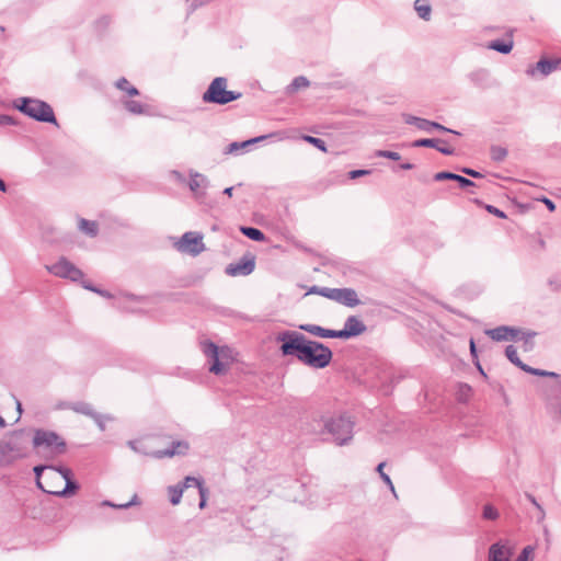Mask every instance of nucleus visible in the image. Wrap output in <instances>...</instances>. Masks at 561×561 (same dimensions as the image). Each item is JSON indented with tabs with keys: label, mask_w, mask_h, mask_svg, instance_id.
Listing matches in <instances>:
<instances>
[{
	"label": "nucleus",
	"mask_w": 561,
	"mask_h": 561,
	"mask_svg": "<svg viewBox=\"0 0 561 561\" xmlns=\"http://www.w3.org/2000/svg\"><path fill=\"white\" fill-rule=\"evenodd\" d=\"M540 201L547 206V208L550 211H553L556 209V205L551 199H549L547 197H542Z\"/></svg>",
	"instance_id": "57"
},
{
	"label": "nucleus",
	"mask_w": 561,
	"mask_h": 561,
	"mask_svg": "<svg viewBox=\"0 0 561 561\" xmlns=\"http://www.w3.org/2000/svg\"><path fill=\"white\" fill-rule=\"evenodd\" d=\"M255 268V256L251 253L244 254L238 262L230 263L226 266V274L232 277L248 276Z\"/></svg>",
	"instance_id": "11"
},
{
	"label": "nucleus",
	"mask_w": 561,
	"mask_h": 561,
	"mask_svg": "<svg viewBox=\"0 0 561 561\" xmlns=\"http://www.w3.org/2000/svg\"><path fill=\"white\" fill-rule=\"evenodd\" d=\"M240 231L243 236L253 241L262 242L265 240V234L257 228L242 226L240 227Z\"/></svg>",
	"instance_id": "27"
},
{
	"label": "nucleus",
	"mask_w": 561,
	"mask_h": 561,
	"mask_svg": "<svg viewBox=\"0 0 561 561\" xmlns=\"http://www.w3.org/2000/svg\"><path fill=\"white\" fill-rule=\"evenodd\" d=\"M171 174L180 183H184L186 181L185 176L176 170H173Z\"/></svg>",
	"instance_id": "56"
},
{
	"label": "nucleus",
	"mask_w": 561,
	"mask_h": 561,
	"mask_svg": "<svg viewBox=\"0 0 561 561\" xmlns=\"http://www.w3.org/2000/svg\"><path fill=\"white\" fill-rule=\"evenodd\" d=\"M174 247L181 253L197 256L205 251L203 234L195 231L185 232L175 243Z\"/></svg>",
	"instance_id": "7"
},
{
	"label": "nucleus",
	"mask_w": 561,
	"mask_h": 561,
	"mask_svg": "<svg viewBox=\"0 0 561 561\" xmlns=\"http://www.w3.org/2000/svg\"><path fill=\"white\" fill-rule=\"evenodd\" d=\"M82 286L85 288V289H89L91 291H94V293H98L100 294L101 296L103 297H106V298H110L111 297V294L106 290H102V289H98L95 288L94 286H92L91 284H88L85 282L82 283Z\"/></svg>",
	"instance_id": "49"
},
{
	"label": "nucleus",
	"mask_w": 561,
	"mask_h": 561,
	"mask_svg": "<svg viewBox=\"0 0 561 561\" xmlns=\"http://www.w3.org/2000/svg\"><path fill=\"white\" fill-rule=\"evenodd\" d=\"M470 354L474 360L478 359L477 347L473 339L470 340Z\"/></svg>",
	"instance_id": "58"
},
{
	"label": "nucleus",
	"mask_w": 561,
	"mask_h": 561,
	"mask_svg": "<svg viewBox=\"0 0 561 561\" xmlns=\"http://www.w3.org/2000/svg\"><path fill=\"white\" fill-rule=\"evenodd\" d=\"M125 108L131 114H142L145 113V105L135 100H127L124 102Z\"/></svg>",
	"instance_id": "34"
},
{
	"label": "nucleus",
	"mask_w": 561,
	"mask_h": 561,
	"mask_svg": "<svg viewBox=\"0 0 561 561\" xmlns=\"http://www.w3.org/2000/svg\"><path fill=\"white\" fill-rule=\"evenodd\" d=\"M300 329L319 337L323 339H332V330L331 329H324L317 324H304L300 325Z\"/></svg>",
	"instance_id": "25"
},
{
	"label": "nucleus",
	"mask_w": 561,
	"mask_h": 561,
	"mask_svg": "<svg viewBox=\"0 0 561 561\" xmlns=\"http://www.w3.org/2000/svg\"><path fill=\"white\" fill-rule=\"evenodd\" d=\"M33 445L38 449V453L43 449L51 457L61 455L66 451V442L57 433L51 431H35Z\"/></svg>",
	"instance_id": "6"
},
{
	"label": "nucleus",
	"mask_w": 561,
	"mask_h": 561,
	"mask_svg": "<svg viewBox=\"0 0 561 561\" xmlns=\"http://www.w3.org/2000/svg\"><path fill=\"white\" fill-rule=\"evenodd\" d=\"M513 556V549L508 546V541L499 540L489 548V561H510Z\"/></svg>",
	"instance_id": "13"
},
{
	"label": "nucleus",
	"mask_w": 561,
	"mask_h": 561,
	"mask_svg": "<svg viewBox=\"0 0 561 561\" xmlns=\"http://www.w3.org/2000/svg\"><path fill=\"white\" fill-rule=\"evenodd\" d=\"M385 462H381L377 466V471L380 474V478L383 480V482L390 488L392 492H394L393 483L390 479V477L383 472Z\"/></svg>",
	"instance_id": "43"
},
{
	"label": "nucleus",
	"mask_w": 561,
	"mask_h": 561,
	"mask_svg": "<svg viewBox=\"0 0 561 561\" xmlns=\"http://www.w3.org/2000/svg\"><path fill=\"white\" fill-rule=\"evenodd\" d=\"M69 409L73 410L75 412L77 413H80V414H83V415H87V416H90L92 417V415L94 414V410L92 408L91 404L89 403H85V402H76V403H72Z\"/></svg>",
	"instance_id": "33"
},
{
	"label": "nucleus",
	"mask_w": 561,
	"mask_h": 561,
	"mask_svg": "<svg viewBox=\"0 0 561 561\" xmlns=\"http://www.w3.org/2000/svg\"><path fill=\"white\" fill-rule=\"evenodd\" d=\"M376 156L380 157V158H387L390 160H394V161H398L401 158V156L398 152L390 151V150H377Z\"/></svg>",
	"instance_id": "44"
},
{
	"label": "nucleus",
	"mask_w": 561,
	"mask_h": 561,
	"mask_svg": "<svg viewBox=\"0 0 561 561\" xmlns=\"http://www.w3.org/2000/svg\"><path fill=\"white\" fill-rule=\"evenodd\" d=\"M14 119L9 115H0V125H13Z\"/></svg>",
	"instance_id": "55"
},
{
	"label": "nucleus",
	"mask_w": 561,
	"mask_h": 561,
	"mask_svg": "<svg viewBox=\"0 0 561 561\" xmlns=\"http://www.w3.org/2000/svg\"><path fill=\"white\" fill-rule=\"evenodd\" d=\"M0 191L5 192L7 191V184L2 179H0Z\"/></svg>",
	"instance_id": "64"
},
{
	"label": "nucleus",
	"mask_w": 561,
	"mask_h": 561,
	"mask_svg": "<svg viewBox=\"0 0 561 561\" xmlns=\"http://www.w3.org/2000/svg\"><path fill=\"white\" fill-rule=\"evenodd\" d=\"M559 68H561V58H542L535 66L527 69V75L534 77L536 71H538L541 76L547 77Z\"/></svg>",
	"instance_id": "14"
},
{
	"label": "nucleus",
	"mask_w": 561,
	"mask_h": 561,
	"mask_svg": "<svg viewBox=\"0 0 561 561\" xmlns=\"http://www.w3.org/2000/svg\"><path fill=\"white\" fill-rule=\"evenodd\" d=\"M33 471L35 473L37 488L41 489L43 492L48 493L47 490H49V488H46L44 482L42 481V474L44 471H47L46 476L44 477L45 481L54 480V478H57L55 466L38 465L34 467Z\"/></svg>",
	"instance_id": "18"
},
{
	"label": "nucleus",
	"mask_w": 561,
	"mask_h": 561,
	"mask_svg": "<svg viewBox=\"0 0 561 561\" xmlns=\"http://www.w3.org/2000/svg\"><path fill=\"white\" fill-rule=\"evenodd\" d=\"M403 117H404L405 124L414 125L420 130H424V131L430 133L432 129H437V130L444 131V133H451V134H455V135H460L459 131H456L454 129L445 127L442 124L436 123V122H432V121H428V119H425V118H421V117H417V116H413V115H409V114L404 115Z\"/></svg>",
	"instance_id": "12"
},
{
	"label": "nucleus",
	"mask_w": 561,
	"mask_h": 561,
	"mask_svg": "<svg viewBox=\"0 0 561 561\" xmlns=\"http://www.w3.org/2000/svg\"><path fill=\"white\" fill-rule=\"evenodd\" d=\"M486 210L490 213V214H493L495 215L496 217L499 218H506V215L503 210L496 208L495 206H492V205H488L486 206Z\"/></svg>",
	"instance_id": "53"
},
{
	"label": "nucleus",
	"mask_w": 561,
	"mask_h": 561,
	"mask_svg": "<svg viewBox=\"0 0 561 561\" xmlns=\"http://www.w3.org/2000/svg\"><path fill=\"white\" fill-rule=\"evenodd\" d=\"M79 229L89 237H95L99 232V227L95 221L80 219Z\"/></svg>",
	"instance_id": "28"
},
{
	"label": "nucleus",
	"mask_w": 561,
	"mask_h": 561,
	"mask_svg": "<svg viewBox=\"0 0 561 561\" xmlns=\"http://www.w3.org/2000/svg\"><path fill=\"white\" fill-rule=\"evenodd\" d=\"M199 493V508H205L207 503L208 490L205 486H201L198 490Z\"/></svg>",
	"instance_id": "47"
},
{
	"label": "nucleus",
	"mask_w": 561,
	"mask_h": 561,
	"mask_svg": "<svg viewBox=\"0 0 561 561\" xmlns=\"http://www.w3.org/2000/svg\"><path fill=\"white\" fill-rule=\"evenodd\" d=\"M232 191H233V186H230V187H226L224 190V194L228 195L229 197L232 196Z\"/></svg>",
	"instance_id": "62"
},
{
	"label": "nucleus",
	"mask_w": 561,
	"mask_h": 561,
	"mask_svg": "<svg viewBox=\"0 0 561 561\" xmlns=\"http://www.w3.org/2000/svg\"><path fill=\"white\" fill-rule=\"evenodd\" d=\"M461 172L474 179L483 178V174L470 168H462Z\"/></svg>",
	"instance_id": "54"
},
{
	"label": "nucleus",
	"mask_w": 561,
	"mask_h": 561,
	"mask_svg": "<svg viewBox=\"0 0 561 561\" xmlns=\"http://www.w3.org/2000/svg\"><path fill=\"white\" fill-rule=\"evenodd\" d=\"M400 168L402 170H412L414 168V164L410 163V162H404L400 165Z\"/></svg>",
	"instance_id": "60"
},
{
	"label": "nucleus",
	"mask_w": 561,
	"mask_h": 561,
	"mask_svg": "<svg viewBox=\"0 0 561 561\" xmlns=\"http://www.w3.org/2000/svg\"><path fill=\"white\" fill-rule=\"evenodd\" d=\"M271 135H263V136H259V137H254V138H251V139H248L245 141H242V142H238V141H233L231 142L225 150V153H237L240 149H243V148H247L253 144H256V142H260L262 140H265L266 138H268Z\"/></svg>",
	"instance_id": "23"
},
{
	"label": "nucleus",
	"mask_w": 561,
	"mask_h": 561,
	"mask_svg": "<svg viewBox=\"0 0 561 561\" xmlns=\"http://www.w3.org/2000/svg\"><path fill=\"white\" fill-rule=\"evenodd\" d=\"M491 159L496 162L503 161L507 156V150L501 146H492L490 149Z\"/></svg>",
	"instance_id": "37"
},
{
	"label": "nucleus",
	"mask_w": 561,
	"mask_h": 561,
	"mask_svg": "<svg viewBox=\"0 0 561 561\" xmlns=\"http://www.w3.org/2000/svg\"><path fill=\"white\" fill-rule=\"evenodd\" d=\"M344 325L347 329L348 333L352 335V337L363 334L367 329L364 322L355 316H350L345 320Z\"/></svg>",
	"instance_id": "22"
},
{
	"label": "nucleus",
	"mask_w": 561,
	"mask_h": 561,
	"mask_svg": "<svg viewBox=\"0 0 561 561\" xmlns=\"http://www.w3.org/2000/svg\"><path fill=\"white\" fill-rule=\"evenodd\" d=\"M525 496L536 507V510L538 512L537 513V522L541 523L546 517V512H545L543 507L538 503V501L536 500V497L533 494L526 493Z\"/></svg>",
	"instance_id": "38"
},
{
	"label": "nucleus",
	"mask_w": 561,
	"mask_h": 561,
	"mask_svg": "<svg viewBox=\"0 0 561 561\" xmlns=\"http://www.w3.org/2000/svg\"><path fill=\"white\" fill-rule=\"evenodd\" d=\"M181 485L183 486V490L185 488H191L192 485L197 486V489L199 490L201 486H204V483L203 480L188 476L184 479V482Z\"/></svg>",
	"instance_id": "42"
},
{
	"label": "nucleus",
	"mask_w": 561,
	"mask_h": 561,
	"mask_svg": "<svg viewBox=\"0 0 561 561\" xmlns=\"http://www.w3.org/2000/svg\"><path fill=\"white\" fill-rule=\"evenodd\" d=\"M183 491L184 490L181 484L170 485L168 488V493H169L170 502L172 505H178L181 502Z\"/></svg>",
	"instance_id": "31"
},
{
	"label": "nucleus",
	"mask_w": 561,
	"mask_h": 561,
	"mask_svg": "<svg viewBox=\"0 0 561 561\" xmlns=\"http://www.w3.org/2000/svg\"><path fill=\"white\" fill-rule=\"evenodd\" d=\"M310 85V81L305 76H298L294 78L290 84L286 88L287 94H294L300 89L308 88Z\"/></svg>",
	"instance_id": "26"
},
{
	"label": "nucleus",
	"mask_w": 561,
	"mask_h": 561,
	"mask_svg": "<svg viewBox=\"0 0 561 561\" xmlns=\"http://www.w3.org/2000/svg\"><path fill=\"white\" fill-rule=\"evenodd\" d=\"M116 88L126 92L129 96H135L139 94L137 88L131 85L126 78H121L115 83Z\"/></svg>",
	"instance_id": "32"
},
{
	"label": "nucleus",
	"mask_w": 561,
	"mask_h": 561,
	"mask_svg": "<svg viewBox=\"0 0 561 561\" xmlns=\"http://www.w3.org/2000/svg\"><path fill=\"white\" fill-rule=\"evenodd\" d=\"M318 422L322 425L320 434H329L336 446L352 443L355 421L347 413L321 414Z\"/></svg>",
	"instance_id": "2"
},
{
	"label": "nucleus",
	"mask_w": 561,
	"mask_h": 561,
	"mask_svg": "<svg viewBox=\"0 0 561 561\" xmlns=\"http://www.w3.org/2000/svg\"><path fill=\"white\" fill-rule=\"evenodd\" d=\"M55 471H56V474H57V478L56 479H64L66 480L67 478H71L72 477V472L69 468L67 467H55Z\"/></svg>",
	"instance_id": "45"
},
{
	"label": "nucleus",
	"mask_w": 561,
	"mask_h": 561,
	"mask_svg": "<svg viewBox=\"0 0 561 561\" xmlns=\"http://www.w3.org/2000/svg\"><path fill=\"white\" fill-rule=\"evenodd\" d=\"M352 335L348 333L347 329L344 327L342 330H332V339H351Z\"/></svg>",
	"instance_id": "46"
},
{
	"label": "nucleus",
	"mask_w": 561,
	"mask_h": 561,
	"mask_svg": "<svg viewBox=\"0 0 561 561\" xmlns=\"http://www.w3.org/2000/svg\"><path fill=\"white\" fill-rule=\"evenodd\" d=\"M333 301L350 308H354L360 304L356 290L347 287L336 288Z\"/></svg>",
	"instance_id": "16"
},
{
	"label": "nucleus",
	"mask_w": 561,
	"mask_h": 561,
	"mask_svg": "<svg viewBox=\"0 0 561 561\" xmlns=\"http://www.w3.org/2000/svg\"><path fill=\"white\" fill-rule=\"evenodd\" d=\"M15 403H16V411L19 412V416H21L22 414V404L19 400H15ZM20 417H18L19 420Z\"/></svg>",
	"instance_id": "63"
},
{
	"label": "nucleus",
	"mask_w": 561,
	"mask_h": 561,
	"mask_svg": "<svg viewBox=\"0 0 561 561\" xmlns=\"http://www.w3.org/2000/svg\"><path fill=\"white\" fill-rule=\"evenodd\" d=\"M476 366L478 368V370L480 371V374L483 376V377H486V374L484 373L482 366L480 365V362L477 359L476 360Z\"/></svg>",
	"instance_id": "61"
},
{
	"label": "nucleus",
	"mask_w": 561,
	"mask_h": 561,
	"mask_svg": "<svg viewBox=\"0 0 561 561\" xmlns=\"http://www.w3.org/2000/svg\"><path fill=\"white\" fill-rule=\"evenodd\" d=\"M15 107L23 114L37 122L51 123L57 125L54 111L51 106L45 101L31 98H20L15 103Z\"/></svg>",
	"instance_id": "3"
},
{
	"label": "nucleus",
	"mask_w": 561,
	"mask_h": 561,
	"mask_svg": "<svg viewBox=\"0 0 561 561\" xmlns=\"http://www.w3.org/2000/svg\"><path fill=\"white\" fill-rule=\"evenodd\" d=\"M46 268L50 274L72 282H79L84 276L83 272L66 257H60L58 262L53 265H46Z\"/></svg>",
	"instance_id": "10"
},
{
	"label": "nucleus",
	"mask_w": 561,
	"mask_h": 561,
	"mask_svg": "<svg viewBox=\"0 0 561 561\" xmlns=\"http://www.w3.org/2000/svg\"><path fill=\"white\" fill-rule=\"evenodd\" d=\"M414 9L422 20H424V21L430 20L432 8L428 3H426L425 0H415Z\"/></svg>",
	"instance_id": "29"
},
{
	"label": "nucleus",
	"mask_w": 561,
	"mask_h": 561,
	"mask_svg": "<svg viewBox=\"0 0 561 561\" xmlns=\"http://www.w3.org/2000/svg\"><path fill=\"white\" fill-rule=\"evenodd\" d=\"M505 355L507 357V359L514 364L515 366H517L518 368H520L523 370V366H526L527 364L523 363L519 357H518V354H517V350L514 345H507L506 348H505Z\"/></svg>",
	"instance_id": "30"
},
{
	"label": "nucleus",
	"mask_w": 561,
	"mask_h": 561,
	"mask_svg": "<svg viewBox=\"0 0 561 561\" xmlns=\"http://www.w3.org/2000/svg\"><path fill=\"white\" fill-rule=\"evenodd\" d=\"M241 96L240 92L227 90L226 78L217 77L210 82L202 99L205 103L226 105Z\"/></svg>",
	"instance_id": "4"
},
{
	"label": "nucleus",
	"mask_w": 561,
	"mask_h": 561,
	"mask_svg": "<svg viewBox=\"0 0 561 561\" xmlns=\"http://www.w3.org/2000/svg\"><path fill=\"white\" fill-rule=\"evenodd\" d=\"M203 352L209 362V371L215 375L224 374L226 368V363L222 360L226 357L227 348H219L213 342L203 343Z\"/></svg>",
	"instance_id": "8"
},
{
	"label": "nucleus",
	"mask_w": 561,
	"mask_h": 561,
	"mask_svg": "<svg viewBox=\"0 0 561 561\" xmlns=\"http://www.w3.org/2000/svg\"><path fill=\"white\" fill-rule=\"evenodd\" d=\"M190 446L184 440L172 442L171 447L163 450H157L153 453L156 458L172 457L174 455H184L187 453Z\"/></svg>",
	"instance_id": "19"
},
{
	"label": "nucleus",
	"mask_w": 561,
	"mask_h": 561,
	"mask_svg": "<svg viewBox=\"0 0 561 561\" xmlns=\"http://www.w3.org/2000/svg\"><path fill=\"white\" fill-rule=\"evenodd\" d=\"M137 504H139V501H138L137 494H135L129 502L124 503V504H115V503H113V502H111L108 500H105V501L102 502L101 505L102 506L113 507V508H118V510H126V508H128V507H130L133 505H137Z\"/></svg>",
	"instance_id": "36"
},
{
	"label": "nucleus",
	"mask_w": 561,
	"mask_h": 561,
	"mask_svg": "<svg viewBox=\"0 0 561 561\" xmlns=\"http://www.w3.org/2000/svg\"><path fill=\"white\" fill-rule=\"evenodd\" d=\"M482 516L485 519L495 520L499 517V512L493 505L486 504L483 506Z\"/></svg>",
	"instance_id": "40"
},
{
	"label": "nucleus",
	"mask_w": 561,
	"mask_h": 561,
	"mask_svg": "<svg viewBox=\"0 0 561 561\" xmlns=\"http://www.w3.org/2000/svg\"><path fill=\"white\" fill-rule=\"evenodd\" d=\"M535 546L528 545L522 549L515 561H534Z\"/></svg>",
	"instance_id": "39"
},
{
	"label": "nucleus",
	"mask_w": 561,
	"mask_h": 561,
	"mask_svg": "<svg viewBox=\"0 0 561 561\" xmlns=\"http://www.w3.org/2000/svg\"><path fill=\"white\" fill-rule=\"evenodd\" d=\"M414 148L426 147V148H435L440 153L445 156L454 154V148L447 146V141L444 139H435V138H423L414 140L411 145Z\"/></svg>",
	"instance_id": "15"
},
{
	"label": "nucleus",
	"mask_w": 561,
	"mask_h": 561,
	"mask_svg": "<svg viewBox=\"0 0 561 561\" xmlns=\"http://www.w3.org/2000/svg\"><path fill=\"white\" fill-rule=\"evenodd\" d=\"M24 435V431H14L9 435L8 439L0 442V467L9 466L23 457L24 447L22 438Z\"/></svg>",
	"instance_id": "5"
},
{
	"label": "nucleus",
	"mask_w": 561,
	"mask_h": 561,
	"mask_svg": "<svg viewBox=\"0 0 561 561\" xmlns=\"http://www.w3.org/2000/svg\"><path fill=\"white\" fill-rule=\"evenodd\" d=\"M320 291H321V287L314 285V286L310 287V289L308 290L307 294H316V295L320 296Z\"/></svg>",
	"instance_id": "59"
},
{
	"label": "nucleus",
	"mask_w": 561,
	"mask_h": 561,
	"mask_svg": "<svg viewBox=\"0 0 561 561\" xmlns=\"http://www.w3.org/2000/svg\"><path fill=\"white\" fill-rule=\"evenodd\" d=\"M551 413L561 420V381L559 382V394L550 402Z\"/></svg>",
	"instance_id": "35"
},
{
	"label": "nucleus",
	"mask_w": 561,
	"mask_h": 561,
	"mask_svg": "<svg viewBox=\"0 0 561 561\" xmlns=\"http://www.w3.org/2000/svg\"><path fill=\"white\" fill-rule=\"evenodd\" d=\"M277 341L282 342L280 352L284 356H294L314 369L325 368L333 357L330 347L297 331H285L278 334Z\"/></svg>",
	"instance_id": "1"
},
{
	"label": "nucleus",
	"mask_w": 561,
	"mask_h": 561,
	"mask_svg": "<svg viewBox=\"0 0 561 561\" xmlns=\"http://www.w3.org/2000/svg\"><path fill=\"white\" fill-rule=\"evenodd\" d=\"M190 176L188 187L191 192L197 198L205 196V190L209 184L208 179L204 174L193 170L190 171Z\"/></svg>",
	"instance_id": "17"
},
{
	"label": "nucleus",
	"mask_w": 561,
	"mask_h": 561,
	"mask_svg": "<svg viewBox=\"0 0 561 561\" xmlns=\"http://www.w3.org/2000/svg\"><path fill=\"white\" fill-rule=\"evenodd\" d=\"M523 371L540 377H546L547 375V370L533 368L529 365L523 366Z\"/></svg>",
	"instance_id": "48"
},
{
	"label": "nucleus",
	"mask_w": 561,
	"mask_h": 561,
	"mask_svg": "<svg viewBox=\"0 0 561 561\" xmlns=\"http://www.w3.org/2000/svg\"><path fill=\"white\" fill-rule=\"evenodd\" d=\"M304 139L311 144L312 146H314L316 148H318L319 150L325 152L327 151V144L323 139L321 138H318V137H313V136H305Z\"/></svg>",
	"instance_id": "41"
},
{
	"label": "nucleus",
	"mask_w": 561,
	"mask_h": 561,
	"mask_svg": "<svg viewBox=\"0 0 561 561\" xmlns=\"http://www.w3.org/2000/svg\"><path fill=\"white\" fill-rule=\"evenodd\" d=\"M93 421L96 423L98 427L104 432L105 431V422H104V416L101 415L100 413H96L94 412V414L92 415Z\"/></svg>",
	"instance_id": "50"
},
{
	"label": "nucleus",
	"mask_w": 561,
	"mask_h": 561,
	"mask_svg": "<svg viewBox=\"0 0 561 561\" xmlns=\"http://www.w3.org/2000/svg\"><path fill=\"white\" fill-rule=\"evenodd\" d=\"M510 37H512V34L510 35ZM513 47H514V42L512 38H508L506 41L494 39L488 44L489 49L495 50V51L504 54V55L510 54L512 51Z\"/></svg>",
	"instance_id": "24"
},
{
	"label": "nucleus",
	"mask_w": 561,
	"mask_h": 561,
	"mask_svg": "<svg viewBox=\"0 0 561 561\" xmlns=\"http://www.w3.org/2000/svg\"><path fill=\"white\" fill-rule=\"evenodd\" d=\"M434 180L435 181L456 180V182L459 184V186L465 190L468 187L476 186L474 182H472L471 180H469L462 175L449 172V171H442V172L436 173L434 175Z\"/></svg>",
	"instance_id": "20"
},
{
	"label": "nucleus",
	"mask_w": 561,
	"mask_h": 561,
	"mask_svg": "<svg viewBox=\"0 0 561 561\" xmlns=\"http://www.w3.org/2000/svg\"><path fill=\"white\" fill-rule=\"evenodd\" d=\"M336 288L321 287L320 296L333 300Z\"/></svg>",
	"instance_id": "52"
},
{
	"label": "nucleus",
	"mask_w": 561,
	"mask_h": 561,
	"mask_svg": "<svg viewBox=\"0 0 561 561\" xmlns=\"http://www.w3.org/2000/svg\"><path fill=\"white\" fill-rule=\"evenodd\" d=\"M485 334L493 341L497 342L507 340H524L526 344L536 335L535 332H520L518 329L506 325L489 329L485 331Z\"/></svg>",
	"instance_id": "9"
},
{
	"label": "nucleus",
	"mask_w": 561,
	"mask_h": 561,
	"mask_svg": "<svg viewBox=\"0 0 561 561\" xmlns=\"http://www.w3.org/2000/svg\"><path fill=\"white\" fill-rule=\"evenodd\" d=\"M78 490H79V484L71 477V478H67L65 480L64 489H61V490L49 489L47 491H48V494H51V495H56L59 497H68L70 495L75 494Z\"/></svg>",
	"instance_id": "21"
},
{
	"label": "nucleus",
	"mask_w": 561,
	"mask_h": 561,
	"mask_svg": "<svg viewBox=\"0 0 561 561\" xmlns=\"http://www.w3.org/2000/svg\"><path fill=\"white\" fill-rule=\"evenodd\" d=\"M370 173H371L370 170H365V169L353 170V171L348 172V178L350 179H357V178H360V176H364V175H368Z\"/></svg>",
	"instance_id": "51"
}]
</instances>
